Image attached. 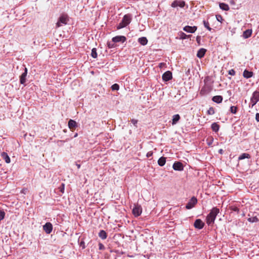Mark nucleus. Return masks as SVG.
<instances>
[{"label": "nucleus", "mask_w": 259, "mask_h": 259, "mask_svg": "<svg viewBox=\"0 0 259 259\" xmlns=\"http://www.w3.org/2000/svg\"><path fill=\"white\" fill-rule=\"evenodd\" d=\"M180 39H185L190 38L191 35H187L185 33L183 32H180L179 33Z\"/></svg>", "instance_id": "obj_25"}, {"label": "nucleus", "mask_w": 259, "mask_h": 259, "mask_svg": "<svg viewBox=\"0 0 259 259\" xmlns=\"http://www.w3.org/2000/svg\"><path fill=\"white\" fill-rule=\"evenodd\" d=\"M64 188H65V185L64 184H62L61 186L60 187V191L63 193L64 192Z\"/></svg>", "instance_id": "obj_38"}, {"label": "nucleus", "mask_w": 259, "mask_h": 259, "mask_svg": "<svg viewBox=\"0 0 259 259\" xmlns=\"http://www.w3.org/2000/svg\"><path fill=\"white\" fill-rule=\"evenodd\" d=\"M166 162V158L164 157H161L158 160V164L159 166H163Z\"/></svg>", "instance_id": "obj_23"}, {"label": "nucleus", "mask_w": 259, "mask_h": 259, "mask_svg": "<svg viewBox=\"0 0 259 259\" xmlns=\"http://www.w3.org/2000/svg\"><path fill=\"white\" fill-rule=\"evenodd\" d=\"M231 209L234 211L237 212V213L239 212V209L236 206L232 207Z\"/></svg>", "instance_id": "obj_40"}, {"label": "nucleus", "mask_w": 259, "mask_h": 259, "mask_svg": "<svg viewBox=\"0 0 259 259\" xmlns=\"http://www.w3.org/2000/svg\"><path fill=\"white\" fill-rule=\"evenodd\" d=\"M237 111V107L236 106H231L230 111L233 114H236Z\"/></svg>", "instance_id": "obj_31"}, {"label": "nucleus", "mask_w": 259, "mask_h": 259, "mask_svg": "<svg viewBox=\"0 0 259 259\" xmlns=\"http://www.w3.org/2000/svg\"><path fill=\"white\" fill-rule=\"evenodd\" d=\"M5 216V212L3 210H0V221L3 220Z\"/></svg>", "instance_id": "obj_35"}, {"label": "nucleus", "mask_w": 259, "mask_h": 259, "mask_svg": "<svg viewBox=\"0 0 259 259\" xmlns=\"http://www.w3.org/2000/svg\"><path fill=\"white\" fill-rule=\"evenodd\" d=\"M198 38H199V37H197V41H199Z\"/></svg>", "instance_id": "obj_54"}, {"label": "nucleus", "mask_w": 259, "mask_h": 259, "mask_svg": "<svg viewBox=\"0 0 259 259\" xmlns=\"http://www.w3.org/2000/svg\"><path fill=\"white\" fill-rule=\"evenodd\" d=\"M248 221L251 223L257 222L259 221L256 217H253L248 219Z\"/></svg>", "instance_id": "obj_30"}, {"label": "nucleus", "mask_w": 259, "mask_h": 259, "mask_svg": "<svg viewBox=\"0 0 259 259\" xmlns=\"http://www.w3.org/2000/svg\"><path fill=\"white\" fill-rule=\"evenodd\" d=\"M211 144V142H209V143H208V145H210Z\"/></svg>", "instance_id": "obj_56"}, {"label": "nucleus", "mask_w": 259, "mask_h": 259, "mask_svg": "<svg viewBox=\"0 0 259 259\" xmlns=\"http://www.w3.org/2000/svg\"><path fill=\"white\" fill-rule=\"evenodd\" d=\"M250 158V155L249 154L244 153L242 154L241 155H240L238 159H239V160H242V159H244L245 158Z\"/></svg>", "instance_id": "obj_28"}, {"label": "nucleus", "mask_w": 259, "mask_h": 259, "mask_svg": "<svg viewBox=\"0 0 259 259\" xmlns=\"http://www.w3.org/2000/svg\"><path fill=\"white\" fill-rule=\"evenodd\" d=\"M131 122L135 126H136V127L137 126V124L138 123V120L135 119H132L131 120Z\"/></svg>", "instance_id": "obj_41"}, {"label": "nucleus", "mask_w": 259, "mask_h": 259, "mask_svg": "<svg viewBox=\"0 0 259 259\" xmlns=\"http://www.w3.org/2000/svg\"><path fill=\"white\" fill-rule=\"evenodd\" d=\"M212 100L217 103H221L223 101V97L221 96H215L212 97Z\"/></svg>", "instance_id": "obj_18"}, {"label": "nucleus", "mask_w": 259, "mask_h": 259, "mask_svg": "<svg viewBox=\"0 0 259 259\" xmlns=\"http://www.w3.org/2000/svg\"><path fill=\"white\" fill-rule=\"evenodd\" d=\"M68 21V17L66 14L61 15L58 19V22L56 23V27H60L63 25H66Z\"/></svg>", "instance_id": "obj_3"}, {"label": "nucleus", "mask_w": 259, "mask_h": 259, "mask_svg": "<svg viewBox=\"0 0 259 259\" xmlns=\"http://www.w3.org/2000/svg\"><path fill=\"white\" fill-rule=\"evenodd\" d=\"M76 166H77V168H78V169H79V168H80V164H77V163H76Z\"/></svg>", "instance_id": "obj_51"}, {"label": "nucleus", "mask_w": 259, "mask_h": 259, "mask_svg": "<svg viewBox=\"0 0 259 259\" xmlns=\"http://www.w3.org/2000/svg\"><path fill=\"white\" fill-rule=\"evenodd\" d=\"M153 155V152L152 151H149L147 153V157H150Z\"/></svg>", "instance_id": "obj_44"}, {"label": "nucleus", "mask_w": 259, "mask_h": 259, "mask_svg": "<svg viewBox=\"0 0 259 259\" xmlns=\"http://www.w3.org/2000/svg\"><path fill=\"white\" fill-rule=\"evenodd\" d=\"M220 9L224 11H228L229 10V6L225 3H220L219 5Z\"/></svg>", "instance_id": "obj_26"}, {"label": "nucleus", "mask_w": 259, "mask_h": 259, "mask_svg": "<svg viewBox=\"0 0 259 259\" xmlns=\"http://www.w3.org/2000/svg\"><path fill=\"white\" fill-rule=\"evenodd\" d=\"M243 75L244 77L246 78H249L252 76L253 72L251 71H249L247 70H245L243 72Z\"/></svg>", "instance_id": "obj_17"}, {"label": "nucleus", "mask_w": 259, "mask_h": 259, "mask_svg": "<svg viewBox=\"0 0 259 259\" xmlns=\"http://www.w3.org/2000/svg\"><path fill=\"white\" fill-rule=\"evenodd\" d=\"M131 20L132 16L131 14L125 15L123 16L121 21L117 26V29H120L126 27L131 23Z\"/></svg>", "instance_id": "obj_2"}, {"label": "nucleus", "mask_w": 259, "mask_h": 259, "mask_svg": "<svg viewBox=\"0 0 259 259\" xmlns=\"http://www.w3.org/2000/svg\"><path fill=\"white\" fill-rule=\"evenodd\" d=\"M206 93V91H205V90L204 88H202V89L200 91V94H202V95H204Z\"/></svg>", "instance_id": "obj_45"}, {"label": "nucleus", "mask_w": 259, "mask_h": 259, "mask_svg": "<svg viewBox=\"0 0 259 259\" xmlns=\"http://www.w3.org/2000/svg\"><path fill=\"white\" fill-rule=\"evenodd\" d=\"M206 51V50L205 49H203V48L200 49L197 52V57L199 58H202V57H204Z\"/></svg>", "instance_id": "obj_15"}, {"label": "nucleus", "mask_w": 259, "mask_h": 259, "mask_svg": "<svg viewBox=\"0 0 259 259\" xmlns=\"http://www.w3.org/2000/svg\"><path fill=\"white\" fill-rule=\"evenodd\" d=\"M138 42L142 45L145 46L147 45L148 42V40L146 37H141L139 38L138 39Z\"/></svg>", "instance_id": "obj_21"}, {"label": "nucleus", "mask_w": 259, "mask_h": 259, "mask_svg": "<svg viewBox=\"0 0 259 259\" xmlns=\"http://www.w3.org/2000/svg\"><path fill=\"white\" fill-rule=\"evenodd\" d=\"M111 89L113 91H118L119 89V85L117 83H114L111 86Z\"/></svg>", "instance_id": "obj_34"}, {"label": "nucleus", "mask_w": 259, "mask_h": 259, "mask_svg": "<svg viewBox=\"0 0 259 259\" xmlns=\"http://www.w3.org/2000/svg\"><path fill=\"white\" fill-rule=\"evenodd\" d=\"M211 144V142H209V143H208V145H210Z\"/></svg>", "instance_id": "obj_55"}, {"label": "nucleus", "mask_w": 259, "mask_h": 259, "mask_svg": "<svg viewBox=\"0 0 259 259\" xmlns=\"http://www.w3.org/2000/svg\"><path fill=\"white\" fill-rule=\"evenodd\" d=\"M197 29V27L195 26H186L183 28V30L188 32L193 33H194Z\"/></svg>", "instance_id": "obj_10"}, {"label": "nucleus", "mask_w": 259, "mask_h": 259, "mask_svg": "<svg viewBox=\"0 0 259 259\" xmlns=\"http://www.w3.org/2000/svg\"><path fill=\"white\" fill-rule=\"evenodd\" d=\"M259 101V92L255 91L253 92L250 99V104L251 107H253Z\"/></svg>", "instance_id": "obj_4"}, {"label": "nucleus", "mask_w": 259, "mask_h": 259, "mask_svg": "<svg viewBox=\"0 0 259 259\" xmlns=\"http://www.w3.org/2000/svg\"><path fill=\"white\" fill-rule=\"evenodd\" d=\"M194 226L196 229H201L203 228L204 223L200 219H197L194 223Z\"/></svg>", "instance_id": "obj_13"}, {"label": "nucleus", "mask_w": 259, "mask_h": 259, "mask_svg": "<svg viewBox=\"0 0 259 259\" xmlns=\"http://www.w3.org/2000/svg\"><path fill=\"white\" fill-rule=\"evenodd\" d=\"M197 203V198L193 196L192 197L191 199L189 201V202L187 203L186 205V208L187 209H190L192 208L195 204Z\"/></svg>", "instance_id": "obj_5"}, {"label": "nucleus", "mask_w": 259, "mask_h": 259, "mask_svg": "<svg viewBox=\"0 0 259 259\" xmlns=\"http://www.w3.org/2000/svg\"><path fill=\"white\" fill-rule=\"evenodd\" d=\"M166 66V64L165 63H160L158 65V67L160 68H162L163 67Z\"/></svg>", "instance_id": "obj_43"}, {"label": "nucleus", "mask_w": 259, "mask_h": 259, "mask_svg": "<svg viewBox=\"0 0 259 259\" xmlns=\"http://www.w3.org/2000/svg\"><path fill=\"white\" fill-rule=\"evenodd\" d=\"M68 125L69 128L72 131H73L77 127V123L75 120L73 119H70L68 121Z\"/></svg>", "instance_id": "obj_14"}, {"label": "nucleus", "mask_w": 259, "mask_h": 259, "mask_svg": "<svg viewBox=\"0 0 259 259\" xmlns=\"http://www.w3.org/2000/svg\"><path fill=\"white\" fill-rule=\"evenodd\" d=\"M91 55L93 58L97 57V49L96 48L92 49Z\"/></svg>", "instance_id": "obj_29"}, {"label": "nucleus", "mask_w": 259, "mask_h": 259, "mask_svg": "<svg viewBox=\"0 0 259 259\" xmlns=\"http://www.w3.org/2000/svg\"><path fill=\"white\" fill-rule=\"evenodd\" d=\"M185 5V2L184 1L175 0L172 3L171 6L173 8H176L177 7H179L180 8H183V7H184Z\"/></svg>", "instance_id": "obj_7"}, {"label": "nucleus", "mask_w": 259, "mask_h": 259, "mask_svg": "<svg viewBox=\"0 0 259 259\" xmlns=\"http://www.w3.org/2000/svg\"><path fill=\"white\" fill-rule=\"evenodd\" d=\"M172 168L175 170L182 171L184 169V165L182 162L177 161L173 164Z\"/></svg>", "instance_id": "obj_8"}, {"label": "nucleus", "mask_w": 259, "mask_h": 259, "mask_svg": "<svg viewBox=\"0 0 259 259\" xmlns=\"http://www.w3.org/2000/svg\"><path fill=\"white\" fill-rule=\"evenodd\" d=\"M99 236L102 239H105L107 237V235L106 232L104 230H102L100 231L99 233Z\"/></svg>", "instance_id": "obj_24"}, {"label": "nucleus", "mask_w": 259, "mask_h": 259, "mask_svg": "<svg viewBox=\"0 0 259 259\" xmlns=\"http://www.w3.org/2000/svg\"><path fill=\"white\" fill-rule=\"evenodd\" d=\"M255 119L257 122H259V113H257L255 115Z\"/></svg>", "instance_id": "obj_47"}, {"label": "nucleus", "mask_w": 259, "mask_h": 259, "mask_svg": "<svg viewBox=\"0 0 259 259\" xmlns=\"http://www.w3.org/2000/svg\"><path fill=\"white\" fill-rule=\"evenodd\" d=\"M172 78V73L170 71H167L162 75V79L165 81H167Z\"/></svg>", "instance_id": "obj_12"}, {"label": "nucleus", "mask_w": 259, "mask_h": 259, "mask_svg": "<svg viewBox=\"0 0 259 259\" xmlns=\"http://www.w3.org/2000/svg\"><path fill=\"white\" fill-rule=\"evenodd\" d=\"M77 136H78L77 133H75V134H74V135L73 137H74V138H76V137H77Z\"/></svg>", "instance_id": "obj_52"}, {"label": "nucleus", "mask_w": 259, "mask_h": 259, "mask_svg": "<svg viewBox=\"0 0 259 259\" xmlns=\"http://www.w3.org/2000/svg\"><path fill=\"white\" fill-rule=\"evenodd\" d=\"M216 18L217 20L219 22H221L223 20V17L220 15H216Z\"/></svg>", "instance_id": "obj_37"}, {"label": "nucleus", "mask_w": 259, "mask_h": 259, "mask_svg": "<svg viewBox=\"0 0 259 259\" xmlns=\"http://www.w3.org/2000/svg\"><path fill=\"white\" fill-rule=\"evenodd\" d=\"M105 248L104 245L101 243H99V249L100 250H104Z\"/></svg>", "instance_id": "obj_39"}, {"label": "nucleus", "mask_w": 259, "mask_h": 259, "mask_svg": "<svg viewBox=\"0 0 259 259\" xmlns=\"http://www.w3.org/2000/svg\"><path fill=\"white\" fill-rule=\"evenodd\" d=\"M211 128L214 132H218L220 129V125L216 122H213L211 124Z\"/></svg>", "instance_id": "obj_22"}, {"label": "nucleus", "mask_w": 259, "mask_h": 259, "mask_svg": "<svg viewBox=\"0 0 259 259\" xmlns=\"http://www.w3.org/2000/svg\"><path fill=\"white\" fill-rule=\"evenodd\" d=\"M26 76L27 74L23 73L21 75L20 77V82L21 84H24V83L26 82Z\"/></svg>", "instance_id": "obj_27"}, {"label": "nucleus", "mask_w": 259, "mask_h": 259, "mask_svg": "<svg viewBox=\"0 0 259 259\" xmlns=\"http://www.w3.org/2000/svg\"><path fill=\"white\" fill-rule=\"evenodd\" d=\"M132 212L135 217L139 216L142 212V207L138 204H135Z\"/></svg>", "instance_id": "obj_6"}, {"label": "nucleus", "mask_w": 259, "mask_h": 259, "mask_svg": "<svg viewBox=\"0 0 259 259\" xmlns=\"http://www.w3.org/2000/svg\"><path fill=\"white\" fill-rule=\"evenodd\" d=\"M2 157L5 161L7 163H9L11 162L10 158L8 154L5 152H3L1 154Z\"/></svg>", "instance_id": "obj_16"}, {"label": "nucleus", "mask_w": 259, "mask_h": 259, "mask_svg": "<svg viewBox=\"0 0 259 259\" xmlns=\"http://www.w3.org/2000/svg\"><path fill=\"white\" fill-rule=\"evenodd\" d=\"M23 73H25L26 74H27V68H25L24 69V72H23Z\"/></svg>", "instance_id": "obj_50"}, {"label": "nucleus", "mask_w": 259, "mask_h": 259, "mask_svg": "<svg viewBox=\"0 0 259 259\" xmlns=\"http://www.w3.org/2000/svg\"><path fill=\"white\" fill-rule=\"evenodd\" d=\"M220 212V210L217 207H214L210 210V212L206 217V223L208 225L213 224L217 215Z\"/></svg>", "instance_id": "obj_1"}, {"label": "nucleus", "mask_w": 259, "mask_h": 259, "mask_svg": "<svg viewBox=\"0 0 259 259\" xmlns=\"http://www.w3.org/2000/svg\"><path fill=\"white\" fill-rule=\"evenodd\" d=\"M229 2L231 5H234L235 4V2L234 0H231Z\"/></svg>", "instance_id": "obj_48"}, {"label": "nucleus", "mask_w": 259, "mask_h": 259, "mask_svg": "<svg viewBox=\"0 0 259 259\" xmlns=\"http://www.w3.org/2000/svg\"><path fill=\"white\" fill-rule=\"evenodd\" d=\"M108 46L109 48H112L114 47V44L111 43V42H108Z\"/></svg>", "instance_id": "obj_46"}, {"label": "nucleus", "mask_w": 259, "mask_h": 259, "mask_svg": "<svg viewBox=\"0 0 259 259\" xmlns=\"http://www.w3.org/2000/svg\"><path fill=\"white\" fill-rule=\"evenodd\" d=\"M180 119V116L179 114H175L172 116V124L175 125L176 124L179 120Z\"/></svg>", "instance_id": "obj_20"}, {"label": "nucleus", "mask_w": 259, "mask_h": 259, "mask_svg": "<svg viewBox=\"0 0 259 259\" xmlns=\"http://www.w3.org/2000/svg\"><path fill=\"white\" fill-rule=\"evenodd\" d=\"M207 113L208 115H213L215 113L214 109L213 107H211L207 111Z\"/></svg>", "instance_id": "obj_32"}, {"label": "nucleus", "mask_w": 259, "mask_h": 259, "mask_svg": "<svg viewBox=\"0 0 259 259\" xmlns=\"http://www.w3.org/2000/svg\"><path fill=\"white\" fill-rule=\"evenodd\" d=\"M219 151H220V153H222V150L220 149Z\"/></svg>", "instance_id": "obj_53"}, {"label": "nucleus", "mask_w": 259, "mask_h": 259, "mask_svg": "<svg viewBox=\"0 0 259 259\" xmlns=\"http://www.w3.org/2000/svg\"><path fill=\"white\" fill-rule=\"evenodd\" d=\"M43 229L47 234H50L53 230V226L51 223H46L43 226Z\"/></svg>", "instance_id": "obj_9"}, {"label": "nucleus", "mask_w": 259, "mask_h": 259, "mask_svg": "<svg viewBox=\"0 0 259 259\" xmlns=\"http://www.w3.org/2000/svg\"><path fill=\"white\" fill-rule=\"evenodd\" d=\"M229 74L231 75H234L235 74V71L234 69H231L228 72Z\"/></svg>", "instance_id": "obj_42"}, {"label": "nucleus", "mask_w": 259, "mask_h": 259, "mask_svg": "<svg viewBox=\"0 0 259 259\" xmlns=\"http://www.w3.org/2000/svg\"><path fill=\"white\" fill-rule=\"evenodd\" d=\"M79 246L82 248V249H84L85 248V245L83 239H82L80 242L79 243Z\"/></svg>", "instance_id": "obj_36"}, {"label": "nucleus", "mask_w": 259, "mask_h": 259, "mask_svg": "<svg viewBox=\"0 0 259 259\" xmlns=\"http://www.w3.org/2000/svg\"><path fill=\"white\" fill-rule=\"evenodd\" d=\"M126 39V38L124 36L121 35L113 37L112 39V40L113 42H124V41H125Z\"/></svg>", "instance_id": "obj_11"}, {"label": "nucleus", "mask_w": 259, "mask_h": 259, "mask_svg": "<svg viewBox=\"0 0 259 259\" xmlns=\"http://www.w3.org/2000/svg\"><path fill=\"white\" fill-rule=\"evenodd\" d=\"M227 94H228V95H229V96H231V95H232V92H231V91H230V90L228 91H227Z\"/></svg>", "instance_id": "obj_49"}, {"label": "nucleus", "mask_w": 259, "mask_h": 259, "mask_svg": "<svg viewBox=\"0 0 259 259\" xmlns=\"http://www.w3.org/2000/svg\"><path fill=\"white\" fill-rule=\"evenodd\" d=\"M204 26L205 28H206L208 30L210 31L211 30V28L209 27V24L208 21H206L204 20L203 21Z\"/></svg>", "instance_id": "obj_33"}, {"label": "nucleus", "mask_w": 259, "mask_h": 259, "mask_svg": "<svg viewBox=\"0 0 259 259\" xmlns=\"http://www.w3.org/2000/svg\"><path fill=\"white\" fill-rule=\"evenodd\" d=\"M252 34V30L251 29H247L243 32V36L245 38H247L249 37Z\"/></svg>", "instance_id": "obj_19"}]
</instances>
